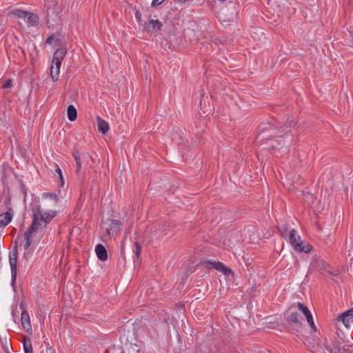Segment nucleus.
I'll list each match as a JSON object with an SVG mask.
<instances>
[{"label":"nucleus","instance_id":"obj_36","mask_svg":"<svg viewBox=\"0 0 353 353\" xmlns=\"http://www.w3.org/2000/svg\"><path fill=\"white\" fill-rule=\"evenodd\" d=\"M135 17H136L137 22L140 25L142 22V19H141V13L139 10H137L135 12Z\"/></svg>","mask_w":353,"mask_h":353},{"label":"nucleus","instance_id":"obj_47","mask_svg":"<svg viewBox=\"0 0 353 353\" xmlns=\"http://www.w3.org/2000/svg\"><path fill=\"white\" fill-rule=\"evenodd\" d=\"M121 353H125V352L123 350H122V352Z\"/></svg>","mask_w":353,"mask_h":353},{"label":"nucleus","instance_id":"obj_14","mask_svg":"<svg viewBox=\"0 0 353 353\" xmlns=\"http://www.w3.org/2000/svg\"><path fill=\"white\" fill-rule=\"evenodd\" d=\"M110 223L109 228H107V233L108 235H111V231L112 232V234H117L121 231L123 225L121 221L119 220L108 219L105 223Z\"/></svg>","mask_w":353,"mask_h":353},{"label":"nucleus","instance_id":"obj_6","mask_svg":"<svg viewBox=\"0 0 353 353\" xmlns=\"http://www.w3.org/2000/svg\"><path fill=\"white\" fill-rule=\"evenodd\" d=\"M336 334L339 339H334L330 345H326L325 350L329 353H350V349L347 348L346 344L341 347L342 342H345V339L340 336L339 332H336Z\"/></svg>","mask_w":353,"mask_h":353},{"label":"nucleus","instance_id":"obj_2","mask_svg":"<svg viewBox=\"0 0 353 353\" xmlns=\"http://www.w3.org/2000/svg\"><path fill=\"white\" fill-rule=\"evenodd\" d=\"M66 54V48L61 47L56 50L53 54L52 65L50 67V75L54 81H57L59 79L61 63Z\"/></svg>","mask_w":353,"mask_h":353},{"label":"nucleus","instance_id":"obj_37","mask_svg":"<svg viewBox=\"0 0 353 353\" xmlns=\"http://www.w3.org/2000/svg\"><path fill=\"white\" fill-rule=\"evenodd\" d=\"M165 0H152V6L155 7L157 6L161 5Z\"/></svg>","mask_w":353,"mask_h":353},{"label":"nucleus","instance_id":"obj_39","mask_svg":"<svg viewBox=\"0 0 353 353\" xmlns=\"http://www.w3.org/2000/svg\"><path fill=\"white\" fill-rule=\"evenodd\" d=\"M346 346H347L350 349V353H353V343L352 344H346Z\"/></svg>","mask_w":353,"mask_h":353},{"label":"nucleus","instance_id":"obj_29","mask_svg":"<svg viewBox=\"0 0 353 353\" xmlns=\"http://www.w3.org/2000/svg\"><path fill=\"white\" fill-rule=\"evenodd\" d=\"M134 245H135L134 254H135L136 258L138 259L140 257L141 246L139 244V243L137 241H136L134 243Z\"/></svg>","mask_w":353,"mask_h":353},{"label":"nucleus","instance_id":"obj_12","mask_svg":"<svg viewBox=\"0 0 353 353\" xmlns=\"http://www.w3.org/2000/svg\"><path fill=\"white\" fill-rule=\"evenodd\" d=\"M336 321L341 322L345 327H348L349 323H353V307L339 315Z\"/></svg>","mask_w":353,"mask_h":353},{"label":"nucleus","instance_id":"obj_3","mask_svg":"<svg viewBox=\"0 0 353 353\" xmlns=\"http://www.w3.org/2000/svg\"><path fill=\"white\" fill-rule=\"evenodd\" d=\"M197 268H204L207 270L215 269L222 272L223 274L228 277L234 276L233 271L221 262L212 261L206 259H201L197 264Z\"/></svg>","mask_w":353,"mask_h":353},{"label":"nucleus","instance_id":"obj_4","mask_svg":"<svg viewBox=\"0 0 353 353\" xmlns=\"http://www.w3.org/2000/svg\"><path fill=\"white\" fill-rule=\"evenodd\" d=\"M32 221L34 219L35 217L37 218V223H38V229L41 225V223H40V221L43 222L44 225L46 226L58 214L57 211H54V210H50V211L43 213V210H42L40 205H38L36 207H33L32 208Z\"/></svg>","mask_w":353,"mask_h":353},{"label":"nucleus","instance_id":"obj_38","mask_svg":"<svg viewBox=\"0 0 353 353\" xmlns=\"http://www.w3.org/2000/svg\"><path fill=\"white\" fill-rule=\"evenodd\" d=\"M59 179L60 186L63 187L64 181H63V175L60 174V176H59Z\"/></svg>","mask_w":353,"mask_h":353},{"label":"nucleus","instance_id":"obj_30","mask_svg":"<svg viewBox=\"0 0 353 353\" xmlns=\"http://www.w3.org/2000/svg\"><path fill=\"white\" fill-rule=\"evenodd\" d=\"M61 32H57V37L54 41V46L61 47L62 46L61 40L60 39Z\"/></svg>","mask_w":353,"mask_h":353},{"label":"nucleus","instance_id":"obj_15","mask_svg":"<svg viewBox=\"0 0 353 353\" xmlns=\"http://www.w3.org/2000/svg\"><path fill=\"white\" fill-rule=\"evenodd\" d=\"M13 214L14 211L11 208H9L6 212L0 214V227L8 225L12 221Z\"/></svg>","mask_w":353,"mask_h":353},{"label":"nucleus","instance_id":"obj_44","mask_svg":"<svg viewBox=\"0 0 353 353\" xmlns=\"http://www.w3.org/2000/svg\"><path fill=\"white\" fill-rule=\"evenodd\" d=\"M353 343L350 342L348 340H347V343L345 344H352Z\"/></svg>","mask_w":353,"mask_h":353},{"label":"nucleus","instance_id":"obj_33","mask_svg":"<svg viewBox=\"0 0 353 353\" xmlns=\"http://www.w3.org/2000/svg\"><path fill=\"white\" fill-rule=\"evenodd\" d=\"M19 181L20 182V190L23 192L24 198L27 196V188L26 185L23 183L22 180L19 179Z\"/></svg>","mask_w":353,"mask_h":353},{"label":"nucleus","instance_id":"obj_21","mask_svg":"<svg viewBox=\"0 0 353 353\" xmlns=\"http://www.w3.org/2000/svg\"><path fill=\"white\" fill-rule=\"evenodd\" d=\"M68 119L70 121H74L77 118V112L73 105H68L67 108Z\"/></svg>","mask_w":353,"mask_h":353},{"label":"nucleus","instance_id":"obj_24","mask_svg":"<svg viewBox=\"0 0 353 353\" xmlns=\"http://www.w3.org/2000/svg\"><path fill=\"white\" fill-rule=\"evenodd\" d=\"M296 234L297 232L295 229H292L290 231L289 241L293 247L294 244L299 243V241L296 238Z\"/></svg>","mask_w":353,"mask_h":353},{"label":"nucleus","instance_id":"obj_20","mask_svg":"<svg viewBox=\"0 0 353 353\" xmlns=\"http://www.w3.org/2000/svg\"><path fill=\"white\" fill-rule=\"evenodd\" d=\"M29 26H37L39 24V17L37 14L28 12V15L25 19Z\"/></svg>","mask_w":353,"mask_h":353},{"label":"nucleus","instance_id":"obj_7","mask_svg":"<svg viewBox=\"0 0 353 353\" xmlns=\"http://www.w3.org/2000/svg\"><path fill=\"white\" fill-rule=\"evenodd\" d=\"M38 231L37 219L35 217L31 225L29 226L26 232L24 233L23 248L27 250L30 248L32 242V235Z\"/></svg>","mask_w":353,"mask_h":353},{"label":"nucleus","instance_id":"obj_27","mask_svg":"<svg viewBox=\"0 0 353 353\" xmlns=\"http://www.w3.org/2000/svg\"><path fill=\"white\" fill-rule=\"evenodd\" d=\"M28 342H23L25 353H33L30 339H27Z\"/></svg>","mask_w":353,"mask_h":353},{"label":"nucleus","instance_id":"obj_18","mask_svg":"<svg viewBox=\"0 0 353 353\" xmlns=\"http://www.w3.org/2000/svg\"><path fill=\"white\" fill-rule=\"evenodd\" d=\"M97 128L99 132H101L103 134H106L109 130V124L107 121H105L103 119H102L101 117L98 116L97 117Z\"/></svg>","mask_w":353,"mask_h":353},{"label":"nucleus","instance_id":"obj_31","mask_svg":"<svg viewBox=\"0 0 353 353\" xmlns=\"http://www.w3.org/2000/svg\"><path fill=\"white\" fill-rule=\"evenodd\" d=\"M57 32L55 34H52L48 37V38L46 40L45 43L46 44H52L54 43V39H56Z\"/></svg>","mask_w":353,"mask_h":353},{"label":"nucleus","instance_id":"obj_10","mask_svg":"<svg viewBox=\"0 0 353 353\" xmlns=\"http://www.w3.org/2000/svg\"><path fill=\"white\" fill-rule=\"evenodd\" d=\"M162 27L163 23L159 20L150 19L144 23L143 30L149 33H157Z\"/></svg>","mask_w":353,"mask_h":353},{"label":"nucleus","instance_id":"obj_45","mask_svg":"<svg viewBox=\"0 0 353 353\" xmlns=\"http://www.w3.org/2000/svg\"><path fill=\"white\" fill-rule=\"evenodd\" d=\"M23 257H26V253L23 254Z\"/></svg>","mask_w":353,"mask_h":353},{"label":"nucleus","instance_id":"obj_26","mask_svg":"<svg viewBox=\"0 0 353 353\" xmlns=\"http://www.w3.org/2000/svg\"><path fill=\"white\" fill-rule=\"evenodd\" d=\"M12 14L21 19H26L28 15V12L26 10H22L20 9H16L12 11Z\"/></svg>","mask_w":353,"mask_h":353},{"label":"nucleus","instance_id":"obj_11","mask_svg":"<svg viewBox=\"0 0 353 353\" xmlns=\"http://www.w3.org/2000/svg\"><path fill=\"white\" fill-rule=\"evenodd\" d=\"M17 259H18V243L14 241V245L12 250L9 254V263L10 265L11 273L17 272Z\"/></svg>","mask_w":353,"mask_h":353},{"label":"nucleus","instance_id":"obj_41","mask_svg":"<svg viewBox=\"0 0 353 353\" xmlns=\"http://www.w3.org/2000/svg\"><path fill=\"white\" fill-rule=\"evenodd\" d=\"M286 232H287V231H286V229H285L283 232H281L282 236H283V237H284V238H285V237L286 236V235H287V234H286Z\"/></svg>","mask_w":353,"mask_h":353},{"label":"nucleus","instance_id":"obj_43","mask_svg":"<svg viewBox=\"0 0 353 353\" xmlns=\"http://www.w3.org/2000/svg\"><path fill=\"white\" fill-rule=\"evenodd\" d=\"M27 339H30L28 336H23L22 342H28Z\"/></svg>","mask_w":353,"mask_h":353},{"label":"nucleus","instance_id":"obj_42","mask_svg":"<svg viewBox=\"0 0 353 353\" xmlns=\"http://www.w3.org/2000/svg\"><path fill=\"white\" fill-rule=\"evenodd\" d=\"M19 307L21 310H22V311H23V310H26L25 306L23 305V304L22 303H20Z\"/></svg>","mask_w":353,"mask_h":353},{"label":"nucleus","instance_id":"obj_23","mask_svg":"<svg viewBox=\"0 0 353 353\" xmlns=\"http://www.w3.org/2000/svg\"><path fill=\"white\" fill-rule=\"evenodd\" d=\"M297 307L299 310L305 316L306 320L307 319H310L311 316H312L310 310L308 307L302 303H297Z\"/></svg>","mask_w":353,"mask_h":353},{"label":"nucleus","instance_id":"obj_35","mask_svg":"<svg viewBox=\"0 0 353 353\" xmlns=\"http://www.w3.org/2000/svg\"><path fill=\"white\" fill-rule=\"evenodd\" d=\"M307 323L308 325H310V327L314 330V331H316V327L314 325V321H313V318L312 316L310 317V319H307Z\"/></svg>","mask_w":353,"mask_h":353},{"label":"nucleus","instance_id":"obj_19","mask_svg":"<svg viewBox=\"0 0 353 353\" xmlns=\"http://www.w3.org/2000/svg\"><path fill=\"white\" fill-rule=\"evenodd\" d=\"M312 245L309 243H304L303 241H301L299 243H296L294 245V249L296 251L300 252L308 253L312 250Z\"/></svg>","mask_w":353,"mask_h":353},{"label":"nucleus","instance_id":"obj_32","mask_svg":"<svg viewBox=\"0 0 353 353\" xmlns=\"http://www.w3.org/2000/svg\"><path fill=\"white\" fill-rule=\"evenodd\" d=\"M17 272L11 273V285L13 290L16 291V281H17Z\"/></svg>","mask_w":353,"mask_h":353},{"label":"nucleus","instance_id":"obj_28","mask_svg":"<svg viewBox=\"0 0 353 353\" xmlns=\"http://www.w3.org/2000/svg\"><path fill=\"white\" fill-rule=\"evenodd\" d=\"M43 197H49V198L52 199L54 201L55 203H57L59 201L58 196L55 193H50V192L44 193L43 194Z\"/></svg>","mask_w":353,"mask_h":353},{"label":"nucleus","instance_id":"obj_9","mask_svg":"<svg viewBox=\"0 0 353 353\" xmlns=\"http://www.w3.org/2000/svg\"><path fill=\"white\" fill-rule=\"evenodd\" d=\"M311 265L314 269L319 270V271H322V270L326 271L330 274L333 275V276H336L339 274L338 272L330 271L327 269V268L329 267L328 264L324 260L321 259V258H318L316 256L313 257V259L311 262Z\"/></svg>","mask_w":353,"mask_h":353},{"label":"nucleus","instance_id":"obj_46","mask_svg":"<svg viewBox=\"0 0 353 353\" xmlns=\"http://www.w3.org/2000/svg\"><path fill=\"white\" fill-rule=\"evenodd\" d=\"M103 223H105L104 221L101 220V224H103Z\"/></svg>","mask_w":353,"mask_h":353},{"label":"nucleus","instance_id":"obj_22","mask_svg":"<svg viewBox=\"0 0 353 353\" xmlns=\"http://www.w3.org/2000/svg\"><path fill=\"white\" fill-rule=\"evenodd\" d=\"M0 342L5 353H10V350L12 348V343L10 338L5 336L3 339L0 338Z\"/></svg>","mask_w":353,"mask_h":353},{"label":"nucleus","instance_id":"obj_1","mask_svg":"<svg viewBox=\"0 0 353 353\" xmlns=\"http://www.w3.org/2000/svg\"><path fill=\"white\" fill-rule=\"evenodd\" d=\"M285 133L283 135L277 136L276 138H261L262 144L265 146L264 148L269 151H279L282 153L288 152L290 147L296 143L294 134L291 129L288 130V126H283Z\"/></svg>","mask_w":353,"mask_h":353},{"label":"nucleus","instance_id":"obj_40","mask_svg":"<svg viewBox=\"0 0 353 353\" xmlns=\"http://www.w3.org/2000/svg\"><path fill=\"white\" fill-rule=\"evenodd\" d=\"M56 172L59 174V176H60V174H62L61 170L59 167L57 168Z\"/></svg>","mask_w":353,"mask_h":353},{"label":"nucleus","instance_id":"obj_8","mask_svg":"<svg viewBox=\"0 0 353 353\" xmlns=\"http://www.w3.org/2000/svg\"><path fill=\"white\" fill-rule=\"evenodd\" d=\"M72 154L75 160L77 165L76 173L79 174L81 170L82 163L85 162L88 163L89 159H92V157L88 152H83L79 154V151L76 148L72 150Z\"/></svg>","mask_w":353,"mask_h":353},{"label":"nucleus","instance_id":"obj_17","mask_svg":"<svg viewBox=\"0 0 353 353\" xmlns=\"http://www.w3.org/2000/svg\"><path fill=\"white\" fill-rule=\"evenodd\" d=\"M95 252L100 261H105L108 259V252L103 245L101 243L97 244L95 247Z\"/></svg>","mask_w":353,"mask_h":353},{"label":"nucleus","instance_id":"obj_34","mask_svg":"<svg viewBox=\"0 0 353 353\" xmlns=\"http://www.w3.org/2000/svg\"><path fill=\"white\" fill-rule=\"evenodd\" d=\"M13 86L12 80L11 79H6L3 85L5 89L11 88Z\"/></svg>","mask_w":353,"mask_h":353},{"label":"nucleus","instance_id":"obj_25","mask_svg":"<svg viewBox=\"0 0 353 353\" xmlns=\"http://www.w3.org/2000/svg\"><path fill=\"white\" fill-rule=\"evenodd\" d=\"M117 264L118 265L121 266L123 268L125 266V256L124 254V248L123 245H121V255L118 258Z\"/></svg>","mask_w":353,"mask_h":353},{"label":"nucleus","instance_id":"obj_16","mask_svg":"<svg viewBox=\"0 0 353 353\" xmlns=\"http://www.w3.org/2000/svg\"><path fill=\"white\" fill-rule=\"evenodd\" d=\"M275 128L274 125L271 123L270 122H261L259 123L258 126V134L256 136V139H259L262 135V134L266 131H272Z\"/></svg>","mask_w":353,"mask_h":353},{"label":"nucleus","instance_id":"obj_5","mask_svg":"<svg viewBox=\"0 0 353 353\" xmlns=\"http://www.w3.org/2000/svg\"><path fill=\"white\" fill-rule=\"evenodd\" d=\"M292 309L291 306L287 311V316H285V320L288 324V327L291 332H301L303 330V319L300 317L299 314L296 312L290 311Z\"/></svg>","mask_w":353,"mask_h":353},{"label":"nucleus","instance_id":"obj_13","mask_svg":"<svg viewBox=\"0 0 353 353\" xmlns=\"http://www.w3.org/2000/svg\"><path fill=\"white\" fill-rule=\"evenodd\" d=\"M21 325L24 330L28 334H32V325L30 322V318L27 310H23L21 312Z\"/></svg>","mask_w":353,"mask_h":353}]
</instances>
